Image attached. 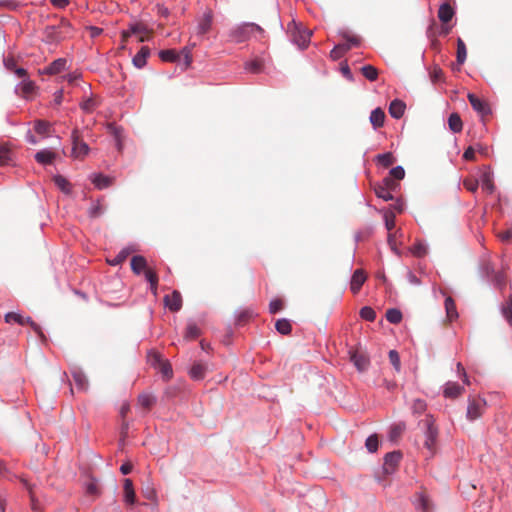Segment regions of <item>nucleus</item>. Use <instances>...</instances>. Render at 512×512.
<instances>
[{"label": "nucleus", "mask_w": 512, "mask_h": 512, "mask_svg": "<svg viewBox=\"0 0 512 512\" xmlns=\"http://www.w3.org/2000/svg\"><path fill=\"white\" fill-rule=\"evenodd\" d=\"M258 33L261 37L264 36V30L255 23H244L234 28L231 33V39L236 43H242L248 40L253 34Z\"/></svg>", "instance_id": "obj_1"}, {"label": "nucleus", "mask_w": 512, "mask_h": 512, "mask_svg": "<svg viewBox=\"0 0 512 512\" xmlns=\"http://www.w3.org/2000/svg\"><path fill=\"white\" fill-rule=\"evenodd\" d=\"M71 157L74 159L83 160L89 153L90 148L84 141L82 132L79 129H74L71 133Z\"/></svg>", "instance_id": "obj_2"}, {"label": "nucleus", "mask_w": 512, "mask_h": 512, "mask_svg": "<svg viewBox=\"0 0 512 512\" xmlns=\"http://www.w3.org/2000/svg\"><path fill=\"white\" fill-rule=\"evenodd\" d=\"M289 31L291 34L292 41L301 49H305L308 47L310 43V38L312 36V31L302 27L301 25L292 23V27L289 26Z\"/></svg>", "instance_id": "obj_3"}, {"label": "nucleus", "mask_w": 512, "mask_h": 512, "mask_svg": "<svg viewBox=\"0 0 512 512\" xmlns=\"http://www.w3.org/2000/svg\"><path fill=\"white\" fill-rule=\"evenodd\" d=\"M71 29L68 21H62L59 26H47L44 31L45 39L49 43L63 40Z\"/></svg>", "instance_id": "obj_4"}, {"label": "nucleus", "mask_w": 512, "mask_h": 512, "mask_svg": "<svg viewBox=\"0 0 512 512\" xmlns=\"http://www.w3.org/2000/svg\"><path fill=\"white\" fill-rule=\"evenodd\" d=\"M424 424L426 426V432H425V442L424 446L430 451L433 452L436 438L438 435V430L434 426V419L432 416L427 417V419L424 420Z\"/></svg>", "instance_id": "obj_5"}, {"label": "nucleus", "mask_w": 512, "mask_h": 512, "mask_svg": "<svg viewBox=\"0 0 512 512\" xmlns=\"http://www.w3.org/2000/svg\"><path fill=\"white\" fill-rule=\"evenodd\" d=\"M486 408V401L482 398H471L469 399L467 407V418L471 421L481 417L482 413Z\"/></svg>", "instance_id": "obj_6"}, {"label": "nucleus", "mask_w": 512, "mask_h": 512, "mask_svg": "<svg viewBox=\"0 0 512 512\" xmlns=\"http://www.w3.org/2000/svg\"><path fill=\"white\" fill-rule=\"evenodd\" d=\"M402 459L400 451L389 452L385 455L383 469L386 474L393 473Z\"/></svg>", "instance_id": "obj_7"}, {"label": "nucleus", "mask_w": 512, "mask_h": 512, "mask_svg": "<svg viewBox=\"0 0 512 512\" xmlns=\"http://www.w3.org/2000/svg\"><path fill=\"white\" fill-rule=\"evenodd\" d=\"M213 21V14L210 9H207L203 15L198 19V24L196 27V33L199 36H202L208 33L211 29Z\"/></svg>", "instance_id": "obj_8"}, {"label": "nucleus", "mask_w": 512, "mask_h": 512, "mask_svg": "<svg viewBox=\"0 0 512 512\" xmlns=\"http://www.w3.org/2000/svg\"><path fill=\"white\" fill-rule=\"evenodd\" d=\"M468 100L472 108L475 111H477L482 117L490 114L489 105L485 101L477 97L475 94L469 93Z\"/></svg>", "instance_id": "obj_9"}, {"label": "nucleus", "mask_w": 512, "mask_h": 512, "mask_svg": "<svg viewBox=\"0 0 512 512\" xmlns=\"http://www.w3.org/2000/svg\"><path fill=\"white\" fill-rule=\"evenodd\" d=\"M164 304L172 312H177L182 307V296L179 291L174 290L172 294L164 297Z\"/></svg>", "instance_id": "obj_10"}, {"label": "nucleus", "mask_w": 512, "mask_h": 512, "mask_svg": "<svg viewBox=\"0 0 512 512\" xmlns=\"http://www.w3.org/2000/svg\"><path fill=\"white\" fill-rule=\"evenodd\" d=\"M415 507L419 512H430L432 510V503L425 490L415 495Z\"/></svg>", "instance_id": "obj_11"}, {"label": "nucleus", "mask_w": 512, "mask_h": 512, "mask_svg": "<svg viewBox=\"0 0 512 512\" xmlns=\"http://www.w3.org/2000/svg\"><path fill=\"white\" fill-rule=\"evenodd\" d=\"M366 279H367V275L364 270L357 269L354 271L352 278H351V282H350V289L353 294H357L360 291V289H361L362 285L365 283Z\"/></svg>", "instance_id": "obj_12"}, {"label": "nucleus", "mask_w": 512, "mask_h": 512, "mask_svg": "<svg viewBox=\"0 0 512 512\" xmlns=\"http://www.w3.org/2000/svg\"><path fill=\"white\" fill-rule=\"evenodd\" d=\"M463 392L464 387L460 386L456 382L449 381L445 384L443 394L446 398L455 399L462 395Z\"/></svg>", "instance_id": "obj_13"}, {"label": "nucleus", "mask_w": 512, "mask_h": 512, "mask_svg": "<svg viewBox=\"0 0 512 512\" xmlns=\"http://www.w3.org/2000/svg\"><path fill=\"white\" fill-rule=\"evenodd\" d=\"M350 359L359 371H365L369 365V358L357 351L351 353Z\"/></svg>", "instance_id": "obj_14"}, {"label": "nucleus", "mask_w": 512, "mask_h": 512, "mask_svg": "<svg viewBox=\"0 0 512 512\" xmlns=\"http://www.w3.org/2000/svg\"><path fill=\"white\" fill-rule=\"evenodd\" d=\"M406 105L403 101L395 99L389 105V113L395 119H400L405 112Z\"/></svg>", "instance_id": "obj_15"}, {"label": "nucleus", "mask_w": 512, "mask_h": 512, "mask_svg": "<svg viewBox=\"0 0 512 512\" xmlns=\"http://www.w3.org/2000/svg\"><path fill=\"white\" fill-rule=\"evenodd\" d=\"M207 372V365L202 362H195L190 371L189 375L194 380H202Z\"/></svg>", "instance_id": "obj_16"}, {"label": "nucleus", "mask_w": 512, "mask_h": 512, "mask_svg": "<svg viewBox=\"0 0 512 512\" xmlns=\"http://www.w3.org/2000/svg\"><path fill=\"white\" fill-rule=\"evenodd\" d=\"M482 189L487 193L492 194L495 189V185L493 182V174L490 169L486 168L481 176Z\"/></svg>", "instance_id": "obj_17"}, {"label": "nucleus", "mask_w": 512, "mask_h": 512, "mask_svg": "<svg viewBox=\"0 0 512 512\" xmlns=\"http://www.w3.org/2000/svg\"><path fill=\"white\" fill-rule=\"evenodd\" d=\"M149 55L150 49L147 46L141 47L139 52L132 59L134 66L139 69L143 68L146 65V61Z\"/></svg>", "instance_id": "obj_18"}, {"label": "nucleus", "mask_w": 512, "mask_h": 512, "mask_svg": "<svg viewBox=\"0 0 512 512\" xmlns=\"http://www.w3.org/2000/svg\"><path fill=\"white\" fill-rule=\"evenodd\" d=\"M124 501L127 504H134L136 501V494L133 487V482L131 479L126 478L124 480Z\"/></svg>", "instance_id": "obj_19"}, {"label": "nucleus", "mask_w": 512, "mask_h": 512, "mask_svg": "<svg viewBox=\"0 0 512 512\" xmlns=\"http://www.w3.org/2000/svg\"><path fill=\"white\" fill-rule=\"evenodd\" d=\"M129 30L131 35L139 36V42H145L149 39V30L141 23L131 25Z\"/></svg>", "instance_id": "obj_20"}, {"label": "nucleus", "mask_w": 512, "mask_h": 512, "mask_svg": "<svg viewBox=\"0 0 512 512\" xmlns=\"http://www.w3.org/2000/svg\"><path fill=\"white\" fill-rule=\"evenodd\" d=\"M147 261L141 255L133 256L131 259V269L132 271L139 275L147 269Z\"/></svg>", "instance_id": "obj_21"}, {"label": "nucleus", "mask_w": 512, "mask_h": 512, "mask_svg": "<svg viewBox=\"0 0 512 512\" xmlns=\"http://www.w3.org/2000/svg\"><path fill=\"white\" fill-rule=\"evenodd\" d=\"M66 59L58 58L54 60L49 66L44 69V73L49 75H55L63 71L66 67Z\"/></svg>", "instance_id": "obj_22"}, {"label": "nucleus", "mask_w": 512, "mask_h": 512, "mask_svg": "<svg viewBox=\"0 0 512 512\" xmlns=\"http://www.w3.org/2000/svg\"><path fill=\"white\" fill-rule=\"evenodd\" d=\"M455 12L448 3H443L438 10V18L443 23H448L453 18Z\"/></svg>", "instance_id": "obj_23"}, {"label": "nucleus", "mask_w": 512, "mask_h": 512, "mask_svg": "<svg viewBox=\"0 0 512 512\" xmlns=\"http://www.w3.org/2000/svg\"><path fill=\"white\" fill-rule=\"evenodd\" d=\"M385 113L381 108L374 109L370 114V122L377 129L384 125Z\"/></svg>", "instance_id": "obj_24"}, {"label": "nucleus", "mask_w": 512, "mask_h": 512, "mask_svg": "<svg viewBox=\"0 0 512 512\" xmlns=\"http://www.w3.org/2000/svg\"><path fill=\"white\" fill-rule=\"evenodd\" d=\"M56 158V154L50 150H41L35 154V159L43 165L52 164Z\"/></svg>", "instance_id": "obj_25"}, {"label": "nucleus", "mask_w": 512, "mask_h": 512, "mask_svg": "<svg viewBox=\"0 0 512 512\" xmlns=\"http://www.w3.org/2000/svg\"><path fill=\"white\" fill-rule=\"evenodd\" d=\"M71 374L77 388L80 390H86L88 387V381L84 373L78 369H74Z\"/></svg>", "instance_id": "obj_26"}, {"label": "nucleus", "mask_w": 512, "mask_h": 512, "mask_svg": "<svg viewBox=\"0 0 512 512\" xmlns=\"http://www.w3.org/2000/svg\"><path fill=\"white\" fill-rule=\"evenodd\" d=\"M351 49V45L348 44H338L336 45L330 52V57L332 60H339L344 56L346 52H348Z\"/></svg>", "instance_id": "obj_27"}, {"label": "nucleus", "mask_w": 512, "mask_h": 512, "mask_svg": "<svg viewBox=\"0 0 512 512\" xmlns=\"http://www.w3.org/2000/svg\"><path fill=\"white\" fill-rule=\"evenodd\" d=\"M448 125L451 131L459 133L462 131L463 123L460 116L457 113H452L448 118Z\"/></svg>", "instance_id": "obj_28"}, {"label": "nucleus", "mask_w": 512, "mask_h": 512, "mask_svg": "<svg viewBox=\"0 0 512 512\" xmlns=\"http://www.w3.org/2000/svg\"><path fill=\"white\" fill-rule=\"evenodd\" d=\"M376 161L379 165L383 166L384 168H388L395 163L396 159L391 152H387L384 154H378L376 156Z\"/></svg>", "instance_id": "obj_29"}, {"label": "nucleus", "mask_w": 512, "mask_h": 512, "mask_svg": "<svg viewBox=\"0 0 512 512\" xmlns=\"http://www.w3.org/2000/svg\"><path fill=\"white\" fill-rule=\"evenodd\" d=\"M445 309H446L447 318L450 321H453L458 318L456 305H455L454 300L451 297H447L445 299Z\"/></svg>", "instance_id": "obj_30"}, {"label": "nucleus", "mask_w": 512, "mask_h": 512, "mask_svg": "<svg viewBox=\"0 0 512 512\" xmlns=\"http://www.w3.org/2000/svg\"><path fill=\"white\" fill-rule=\"evenodd\" d=\"M159 57L165 62H176L180 59V55L175 49L161 50Z\"/></svg>", "instance_id": "obj_31"}, {"label": "nucleus", "mask_w": 512, "mask_h": 512, "mask_svg": "<svg viewBox=\"0 0 512 512\" xmlns=\"http://www.w3.org/2000/svg\"><path fill=\"white\" fill-rule=\"evenodd\" d=\"M35 131L42 136H49L51 132V125L45 120H37L34 124Z\"/></svg>", "instance_id": "obj_32"}, {"label": "nucleus", "mask_w": 512, "mask_h": 512, "mask_svg": "<svg viewBox=\"0 0 512 512\" xmlns=\"http://www.w3.org/2000/svg\"><path fill=\"white\" fill-rule=\"evenodd\" d=\"M133 250L130 248L122 249L113 259L108 260V263L112 266L122 264Z\"/></svg>", "instance_id": "obj_33"}, {"label": "nucleus", "mask_w": 512, "mask_h": 512, "mask_svg": "<svg viewBox=\"0 0 512 512\" xmlns=\"http://www.w3.org/2000/svg\"><path fill=\"white\" fill-rule=\"evenodd\" d=\"M466 57H467L466 45L461 38H458V40H457V55H456L457 63L459 65H462L465 62Z\"/></svg>", "instance_id": "obj_34"}, {"label": "nucleus", "mask_w": 512, "mask_h": 512, "mask_svg": "<svg viewBox=\"0 0 512 512\" xmlns=\"http://www.w3.org/2000/svg\"><path fill=\"white\" fill-rule=\"evenodd\" d=\"M92 182L98 189H104L111 185L112 179L102 174L95 175Z\"/></svg>", "instance_id": "obj_35"}, {"label": "nucleus", "mask_w": 512, "mask_h": 512, "mask_svg": "<svg viewBox=\"0 0 512 512\" xmlns=\"http://www.w3.org/2000/svg\"><path fill=\"white\" fill-rule=\"evenodd\" d=\"M263 67H264V62L258 58L253 59L249 62H246V64H245V68L252 73L262 72Z\"/></svg>", "instance_id": "obj_36"}, {"label": "nucleus", "mask_w": 512, "mask_h": 512, "mask_svg": "<svg viewBox=\"0 0 512 512\" xmlns=\"http://www.w3.org/2000/svg\"><path fill=\"white\" fill-rule=\"evenodd\" d=\"M275 328L279 333H281L283 335L290 334L291 330H292L291 324L287 319L277 320L275 323Z\"/></svg>", "instance_id": "obj_37"}, {"label": "nucleus", "mask_w": 512, "mask_h": 512, "mask_svg": "<svg viewBox=\"0 0 512 512\" xmlns=\"http://www.w3.org/2000/svg\"><path fill=\"white\" fill-rule=\"evenodd\" d=\"M138 403L141 407L149 410L155 403V398L150 394H140L138 397Z\"/></svg>", "instance_id": "obj_38"}, {"label": "nucleus", "mask_w": 512, "mask_h": 512, "mask_svg": "<svg viewBox=\"0 0 512 512\" xmlns=\"http://www.w3.org/2000/svg\"><path fill=\"white\" fill-rule=\"evenodd\" d=\"M386 319L392 324H398L402 320V313L396 308H391L386 311Z\"/></svg>", "instance_id": "obj_39"}, {"label": "nucleus", "mask_w": 512, "mask_h": 512, "mask_svg": "<svg viewBox=\"0 0 512 512\" xmlns=\"http://www.w3.org/2000/svg\"><path fill=\"white\" fill-rule=\"evenodd\" d=\"M340 35L346 41L344 44L351 45V48L358 47L361 43V40L358 36L352 35L347 31L340 32Z\"/></svg>", "instance_id": "obj_40"}, {"label": "nucleus", "mask_w": 512, "mask_h": 512, "mask_svg": "<svg viewBox=\"0 0 512 512\" xmlns=\"http://www.w3.org/2000/svg\"><path fill=\"white\" fill-rule=\"evenodd\" d=\"M4 320L6 323H18L19 325H26V318H24L22 315L15 313V312H9L5 315Z\"/></svg>", "instance_id": "obj_41"}, {"label": "nucleus", "mask_w": 512, "mask_h": 512, "mask_svg": "<svg viewBox=\"0 0 512 512\" xmlns=\"http://www.w3.org/2000/svg\"><path fill=\"white\" fill-rule=\"evenodd\" d=\"M361 72L363 76L370 81H375L378 77V70L372 65L363 66Z\"/></svg>", "instance_id": "obj_42"}, {"label": "nucleus", "mask_w": 512, "mask_h": 512, "mask_svg": "<svg viewBox=\"0 0 512 512\" xmlns=\"http://www.w3.org/2000/svg\"><path fill=\"white\" fill-rule=\"evenodd\" d=\"M54 183L65 193H69L70 192V183L68 182V180L61 176V175H57L54 177Z\"/></svg>", "instance_id": "obj_43"}, {"label": "nucleus", "mask_w": 512, "mask_h": 512, "mask_svg": "<svg viewBox=\"0 0 512 512\" xmlns=\"http://www.w3.org/2000/svg\"><path fill=\"white\" fill-rule=\"evenodd\" d=\"M375 193L379 198H382L385 201H389V200L393 199V195H392L391 191L389 190V188H387V187H383V186L379 185L378 187L375 188Z\"/></svg>", "instance_id": "obj_44"}, {"label": "nucleus", "mask_w": 512, "mask_h": 512, "mask_svg": "<svg viewBox=\"0 0 512 512\" xmlns=\"http://www.w3.org/2000/svg\"><path fill=\"white\" fill-rule=\"evenodd\" d=\"M360 316L366 321L373 322L376 318V312L369 306H365L360 310Z\"/></svg>", "instance_id": "obj_45"}, {"label": "nucleus", "mask_w": 512, "mask_h": 512, "mask_svg": "<svg viewBox=\"0 0 512 512\" xmlns=\"http://www.w3.org/2000/svg\"><path fill=\"white\" fill-rule=\"evenodd\" d=\"M200 335V329L196 324H189L186 328L185 338L188 340L196 339Z\"/></svg>", "instance_id": "obj_46"}, {"label": "nucleus", "mask_w": 512, "mask_h": 512, "mask_svg": "<svg viewBox=\"0 0 512 512\" xmlns=\"http://www.w3.org/2000/svg\"><path fill=\"white\" fill-rule=\"evenodd\" d=\"M411 253L416 257H423L427 254V247L423 243H415L410 248Z\"/></svg>", "instance_id": "obj_47"}, {"label": "nucleus", "mask_w": 512, "mask_h": 512, "mask_svg": "<svg viewBox=\"0 0 512 512\" xmlns=\"http://www.w3.org/2000/svg\"><path fill=\"white\" fill-rule=\"evenodd\" d=\"M378 444H379V441H378V437L377 435H371L367 438L366 440V448L369 452L373 453V452H376L377 449H378Z\"/></svg>", "instance_id": "obj_48"}, {"label": "nucleus", "mask_w": 512, "mask_h": 512, "mask_svg": "<svg viewBox=\"0 0 512 512\" xmlns=\"http://www.w3.org/2000/svg\"><path fill=\"white\" fill-rule=\"evenodd\" d=\"M463 186L470 192L475 193L479 186V181L476 178H466L463 180Z\"/></svg>", "instance_id": "obj_49"}, {"label": "nucleus", "mask_w": 512, "mask_h": 512, "mask_svg": "<svg viewBox=\"0 0 512 512\" xmlns=\"http://www.w3.org/2000/svg\"><path fill=\"white\" fill-rule=\"evenodd\" d=\"M389 360L397 372L401 369L400 356L396 350L389 351Z\"/></svg>", "instance_id": "obj_50"}, {"label": "nucleus", "mask_w": 512, "mask_h": 512, "mask_svg": "<svg viewBox=\"0 0 512 512\" xmlns=\"http://www.w3.org/2000/svg\"><path fill=\"white\" fill-rule=\"evenodd\" d=\"M10 161V150L7 146L0 145V166L6 165Z\"/></svg>", "instance_id": "obj_51"}, {"label": "nucleus", "mask_w": 512, "mask_h": 512, "mask_svg": "<svg viewBox=\"0 0 512 512\" xmlns=\"http://www.w3.org/2000/svg\"><path fill=\"white\" fill-rule=\"evenodd\" d=\"M160 372L163 374L164 377L170 378L172 376V368L171 365L166 361H162L157 365Z\"/></svg>", "instance_id": "obj_52"}, {"label": "nucleus", "mask_w": 512, "mask_h": 512, "mask_svg": "<svg viewBox=\"0 0 512 512\" xmlns=\"http://www.w3.org/2000/svg\"><path fill=\"white\" fill-rule=\"evenodd\" d=\"M503 315L512 327V296L509 298L506 306L503 307Z\"/></svg>", "instance_id": "obj_53"}, {"label": "nucleus", "mask_w": 512, "mask_h": 512, "mask_svg": "<svg viewBox=\"0 0 512 512\" xmlns=\"http://www.w3.org/2000/svg\"><path fill=\"white\" fill-rule=\"evenodd\" d=\"M404 429H405V426L402 425V424L394 425L393 427H391V429H390V439L392 441H394L397 438H399L401 436V434L403 433Z\"/></svg>", "instance_id": "obj_54"}, {"label": "nucleus", "mask_w": 512, "mask_h": 512, "mask_svg": "<svg viewBox=\"0 0 512 512\" xmlns=\"http://www.w3.org/2000/svg\"><path fill=\"white\" fill-rule=\"evenodd\" d=\"M103 211V207L99 202H97L89 208V216L92 218L100 217L103 214Z\"/></svg>", "instance_id": "obj_55"}, {"label": "nucleus", "mask_w": 512, "mask_h": 512, "mask_svg": "<svg viewBox=\"0 0 512 512\" xmlns=\"http://www.w3.org/2000/svg\"><path fill=\"white\" fill-rule=\"evenodd\" d=\"M180 58L183 57L185 66L188 67L192 63V52L190 47H184L179 53Z\"/></svg>", "instance_id": "obj_56"}, {"label": "nucleus", "mask_w": 512, "mask_h": 512, "mask_svg": "<svg viewBox=\"0 0 512 512\" xmlns=\"http://www.w3.org/2000/svg\"><path fill=\"white\" fill-rule=\"evenodd\" d=\"M283 309V301L281 299H274L269 304V311L275 314Z\"/></svg>", "instance_id": "obj_57"}, {"label": "nucleus", "mask_w": 512, "mask_h": 512, "mask_svg": "<svg viewBox=\"0 0 512 512\" xmlns=\"http://www.w3.org/2000/svg\"><path fill=\"white\" fill-rule=\"evenodd\" d=\"M35 90V84L33 81H30L29 79H24L22 81V91L24 95H29L33 93Z\"/></svg>", "instance_id": "obj_58"}, {"label": "nucleus", "mask_w": 512, "mask_h": 512, "mask_svg": "<svg viewBox=\"0 0 512 512\" xmlns=\"http://www.w3.org/2000/svg\"><path fill=\"white\" fill-rule=\"evenodd\" d=\"M390 176L395 180H402L405 176V171H404L403 167L396 166L391 169Z\"/></svg>", "instance_id": "obj_59"}, {"label": "nucleus", "mask_w": 512, "mask_h": 512, "mask_svg": "<svg viewBox=\"0 0 512 512\" xmlns=\"http://www.w3.org/2000/svg\"><path fill=\"white\" fill-rule=\"evenodd\" d=\"M412 409L414 413L421 414L426 410V403L421 399H416L413 402Z\"/></svg>", "instance_id": "obj_60"}, {"label": "nucleus", "mask_w": 512, "mask_h": 512, "mask_svg": "<svg viewBox=\"0 0 512 512\" xmlns=\"http://www.w3.org/2000/svg\"><path fill=\"white\" fill-rule=\"evenodd\" d=\"M148 359H149V362L154 365V366H157L159 363H161L162 361H164V359L162 358V356L156 352V351H151L149 352L148 354Z\"/></svg>", "instance_id": "obj_61"}, {"label": "nucleus", "mask_w": 512, "mask_h": 512, "mask_svg": "<svg viewBox=\"0 0 512 512\" xmlns=\"http://www.w3.org/2000/svg\"><path fill=\"white\" fill-rule=\"evenodd\" d=\"M443 75H444V74H443L442 69H441V68H439V67H437V66H435V67L432 69L431 73H430L431 80H432V82H434V83H436V82H438V81L442 80Z\"/></svg>", "instance_id": "obj_62"}, {"label": "nucleus", "mask_w": 512, "mask_h": 512, "mask_svg": "<svg viewBox=\"0 0 512 512\" xmlns=\"http://www.w3.org/2000/svg\"><path fill=\"white\" fill-rule=\"evenodd\" d=\"M144 273H145V277H146L147 281L149 282V284H155V281H159L158 275L153 269L148 267L144 271Z\"/></svg>", "instance_id": "obj_63"}, {"label": "nucleus", "mask_w": 512, "mask_h": 512, "mask_svg": "<svg viewBox=\"0 0 512 512\" xmlns=\"http://www.w3.org/2000/svg\"><path fill=\"white\" fill-rule=\"evenodd\" d=\"M95 101L94 99L92 98H88L86 100H84L82 103H81V108L87 112V113H90L94 110L95 108Z\"/></svg>", "instance_id": "obj_64"}]
</instances>
